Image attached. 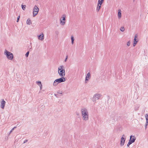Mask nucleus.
<instances>
[{
  "label": "nucleus",
  "mask_w": 148,
  "mask_h": 148,
  "mask_svg": "<svg viewBox=\"0 0 148 148\" xmlns=\"http://www.w3.org/2000/svg\"><path fill=\"white\" fill-rule=\"evenodd\" d=\"M58 72L60 77H64L65 76V71L63 66H61L58 67Z\"/></svg>",
  "instance_id": "2"
},
{
  "label": "nucleus",
  "mask_w": 148,
  "mask_h": 148,
  "mask_svg": "<svg viewBox=\"0 0 148 148\" xmlns=\"http://www.w3.org/2000/svg\"><path fill=\"white\" fill-rule=\"evenodd\" d=\"M17 126H18H18H20V125H19V124H17Z\"/></svg>",
  "instance_id": "36"
},
{
  "label": "nucleus",
  "mask_w": 148,
  "mask_h": 148,
  "mask_svg": "<svg viewBox=\"0 0 148 148\" xmlns=\"http://www.w3.org/2000/svg\"><path fill=\"white\" fill-rule=\"evenodd\" d=\"M17 127V126L16 127H14L10 131V133H9V135H10L11 133L15 129V128H16Z\"/></svg>",
  "instance_id": "19"
},
{
  "label": "nucleus",
  "mask_w": 148,
  "mask_h": 148,
  "mask_svg": "<svg viewBox=\"0 0 148 148\" xmlns=\"http://www.w3.org/2000/svg\"><path fill=\"white\" fill-rule=\"evenodd\" d=\"M138 37V35L137 34H136L134 38L136 39Z\"/></svg>",
  "instance_id": "31"
},
{
  "label": "nucleus",
  "mask_w": 148,
  "mask_h": 148,
  "mask_svg": "<svg viewBox=\"0 0 148 148\" xmlns=\"http://www.w3.org/2000/svg\"><path fill=\"white\" fill-rule=\"evenodd\" d=\"M21 6H22V9L23 10H25V9L26 7V5H21Z\"/></svg>",
  "instance_id": "18"
},
{
  "label": "nucleus",
  "mask_w": 148,
  "mask_h": 148,
  "mask_svg": "<svg viewBox=\"0 0 148 148\" xmlns=\"http://www.w3.org/2000/svg\"><path fill=\"white\" fill-rule=\"evenodd\" d=\"M39 11V9L36 5H35L33 9V16L34 17L38 14V12Z\"/></svg>",
  "instance_id": "6"
},
{
  "label": "nucleus",
  "mask_w": 148,
  "mask_h": 148,
  "mask_svg": "<svg viewBox=\"0 0 148 148\" xmlns=\"http://www.w3.org/2000/svg\"><path fill=\"white\" fill-rule=\"evenodd\" d=\"M38 0H36V1H38Z\"/></svg>",
  "instance_id": "39"
},
{
  "label": "nucleus",
  "mask_w": 148,
  "mask_h": 148,
  "mask_svg": "<svg viewBox=\"0 0 148 148\" xmlns=\"http://www.w3.org/2000/svg\"><path fill=\"white\" fill-rule=\"evenodd\" d=\"M68 58V55H67L66 56V58H65V59L64 60V61L65 62H66V60H67V58Z\"/></svg>",
  "instance_id": "29"
},
{
  "label": "nucleus",
  "mask_w": 148,
  "mask_h": 148,
  "mask_svg": "<svg viewBox=\"0 0 148 148\" xmlns=\"http://www.w3.org/2000/svg\"><path fill=\"white\" fill-rule=\"evenodd\" d=\"M102 4L97 3V6L96 8V11L97 12H98L100 9Z\"/></svg>",
  "instance_id": "13"
},
{
  "label": "nucleus",
  "mask_w": 148,
  "mask_h": 148,
  "mask_svg": "<svg viewBox=\"0 0 148 148\" xmlns=\"http://www.w3.org/2000/svg\"><path fill=\"white\" fill-rule=\"evenodd\" d=\"M54 95L55 96H56L57 95L56 94V93H55L54 94Z\"/></svg>",
  "instance_id": "37"
},
{
  "label": "nucleus",
  "mask_w": 148,
  "mask_h": 148,
  "mask_svg": "<svg viewBox=\"0 0 148 148\" xmlns=\"http://www.w3.org/2000/svg\"><path fill=\"white\" fill-rule=\"evenodd\" d=\"M134 42H136V43H137V42H138V40H137L136 39H135V38L134 39Z\"/></svg>",
  "instance_id": "25"
},
{
  "label": "nucleus",
  "mask_w": 148,
  "mask_h": 148,
  "mask_svg": "<svg viewBox=\"0 0 148 148\" xmlns=\"http://www.w3.org/2000/svg\"><path fill=\"white\" fill-rule=\"evenodd\" d=\"M71 43L72 44H73L74 43V38L73 36H71Z\"/></svg>",
  "instance_id": "17"
},
{
  "label": "nucleus",
  "mask_w": 148,
  "mask_h": 148,
  "mask_svg": "<svg viewBox=\"0 0 148 148\" xmlns=\"http://www.w3.org/2000/svg\"><path fill=\"white\" fill-rule=\"evenodd\" d=\"M38 38L39 40H43L44 39V35L43 34V33H42L39 36H38Z\"/></svg>",
  "instance_id": "12"
},
{
  "label": "nucleus",
  "mask_w": 148,
  "mask_h": 148,
  "mask_svg": "<svg viewBox=\"0 0 148 148\" xmlns=\"http://www.w3.org/2000/svg\"><path fill=\"white\" fill-rule=\"evenodd\" d=\"M120 30L121 32H123L125 30L124 27H121L120 29Z\"/></svg>",
  "instance_id": "20"
},
{
  "label": "nucleus",
  "mask_w": 148,
  "mask_h": 148,
  "mask_svg": "<svg viewBox=\"0 0 148 148\" xmlns=\"http://www.w3.org/2000/svg\"><path fill=\"white\" fill-rule=\"evenodd\" d=\"M132 143H131L130 141H129V142L128 143V144H127V147H129L130 145L132 144Z\"/></svg>",
  "instance_id": "23"
},
{
  "label": "nucleus",
  "mask_w": 148,
  "mask_h": 148,
  "mask_svg": "<svg viewBox=\"0 0 148 148\" xmlns=\"http://www.w3.org/2000/svg\"><path fill=\"white\" fill-rule=\"evenodd\" d=\"M42 89V84L40 85V90H41Z\"/></svg>",
  "instance_id": "32"
},
{
  "label": "nucleus",
  "mask_w": 148,
  "mask_h": 148,
  "mask_svg": "<svg viewBox=\"0 0 148 148\" xmlns=\"http://www.w3.org/2000/svg\"><path fill=\"white\" fill-rule=\"evenodd\" d=\"M136 140V138L134 136L131 135L130 136V139L129 141L131 143H133L135 142Z\"/></svg>",
  "instance_id": "9"
},
{
  "label": "nucleus",
  "mask_w": 148,
  "mask_h": 148,
  "mask_svg": "<svg viewBox=\"0 0 148 148\" xmlns=\"http://www.w3.org/2000/svg\"><path fill=\"white\" fill-rule=\"evenodd\" d=\"M104 1V0H98V3L102 4Z\"/></svg>",
  "instance_id": "16"
},
{
  "label": "nucleus",
  "mask_w": 148,
  "mask_h": 148,
  "mask_svg": "<svg viewBox=\"0 0 148 148\" xmlns=\"http://www.w3.org/2000/svg\"><path fill=\"white\" fill-rule=\"evenodd\" d=\"M1 100V102L0 107L1 108L3 109L5 105V102L3 99H2Z\"/></svg>",
  "instance_id": "10"
},
{
  "label": "nucleus",
  "mask_w": 148,
  "mask_h": 148,
  "mask_svg": "<svg viewBox=\"0 0 148 148\" xmlns=\"http://www.w3.org/2000/svg\"><path fill=\"white\" fill-rule=\"evenodd\" d=\"M4 54L5 55H6L8 59L12 60L13 59V54L10 52L5 50Z\"/></svg>",
  "instance_id": "4"
},
{
  "label": "nucleus",
  "mask_w": 148,
  "mask_h": 148,
  "mask_svg": "<svg viewBox=\"0 0 148 148\" xmlns=\"http://www.w3.org/2000/svg\"><path fill=\"white\" fill-rule=\"evenodd\" d=\"M101 95L99 94H95L93 97L92 101L93 102L95 103L97 100L99 99L101 96Z\"/></svg>",
  "instance_id": "5"
},
{
  "label": "nucleus",
  "mask_w": 148,
  "mask_h": 148,
  "mask_svg": "<svg viewBox=\"0 0 148 148\" xmlns=\"http://www.w3.org/2000/svg\"><path fill=\"white\" fill-rule=\"evenodd\" d=\"M130 41H129L127 43V45L128 46H129L130 45Z\"/></svg>",
  "instance_id": "26"
},
{
  "label": "nucleus",
  "mask_w": 148,
  "mask_h": 148,
  "mask_svg": "<svg viewBox=\"0 0 148 148\" xmlns=\"http://www.w3.org/2000/svg\"><path fill=\"white\" fill-rule=\"evenodd\" d=\"M27 23L29 25L32 24L31 21L29 18H28L27 20Z\"/></svg>",
  "instance_id": "14"
},
{
  "label": "nucleus",
  "mask_w": 148,
  "mask_h": 148,
  "mask_svg": "<svg viewBox=\"0 0 148 148\" xmlns=\"http://www.w3.org/2000/svg\"><path fill=\"white\" fill-rule=\"evenodd\" d=\"M28 141V140H27V139L25 140L24 141L23 143L24 144V143L27 142Z\"/></svg>",
  "instance_id": "30"
},
{
  "label": "nucleus",
  "mask_w": 148,
  "mask_h": 148,
  "mask_svg": "<svg viewBox=\"0 0 148 148\" xmlns=\"http://www.w3.org/2000/svg\"><path fill=\"white\" fill-rule=\"evenodd\" d=\"M58 93H59V94H62V92L61 91V92H60L59 91L58 92H57Z\"/></svg>",
  "instance_id": "33"
},
{
  "label": "nucleus",
  "mask_w": 148,
  "mask_h": 148,
  "mask_svg": "<svg viewBox=\"0 0 148 148\" xmlns=\"http://www.w3.org/2000/svg\"><path fill=\"white\" fill-rule=\"evenodd\" d=\"M90 78V72H88L87 73V75L86 77L85 83H87V81H88L89 80V79Z\"/></svg>",
  "instance_id": "11"
},
{
  "label": "nucleus",
  "mask_w": 148,
  "mask_h": 148,
  "mask_svg": "<svg viewBox=\"0 0 148 148\" xmlns=\"http://www.w3.org/2000/svg\"><path fill=\"white\" fill-rule=\"evenodd\" d=\"M125 140V136L124 135L122 136L121 139L120 145L121 146H123Z\"/></svg>",
  "instance_id": "7"
},
{
  "label": "nucleus",
  "mask_w": 148,
  "mask_h": 148,
  "mask_svg": "<svg viewBox=\"0 0 148 148\" xmlns=\"http://www.w3.org/2000/svg\"><path fill=\"white\" fill-rule=\"evenodd\" d=\"M118 16L119 18H121V13L120 10H119L118 11Z\"/></svg>",
  "instance_id": "15"
},
{
  "label": "nucleus",
  "mask_w": 148,
  "mask_h": 148,
  "mask_svg": "<svg viewBox=\"0 0 148 148\" xmlns=\"http://www.w3.org/2000/svg\"><path fill=\"white\" fill-rule=\"evenodd\" d=\"M77 115H79V113H77Z\"/></svg>",
  "instance_id": "38"
},
{
  "label": "nucleus",
  "mask_w": 148,
  "mask_h": 148,
  "mask_svg": "<svg viewBox=\"0 0 148 148\" xmlns=\"http://www.w3.org/2000/svg\"><path fill=\"white\" fill-rule=\"evenodd\" d=\"M147 125H147L145 124V129H146L147 128Z\"/></svg>",
  "instance_id": "35"
},
{
  "label": "nucleus",
  "mask_w": 148,
  "mask_h": 148,
  "mask_svg": "<svg viewBox=\"0 0 148 148\" xmlns=\"http://www.w3.org/2000/svg\"><path fill=\"white\" fill-rule=\"evenodd\" d=\"M61 77L60 78L57 79L54 81L53 83L54 86H56L58 83L63 82L65 81L66 79L65 78L62 77Z\"/></svg>",
  "instance_id": "3"
},
{
  "label": "nucleus",
  "mask_w": 148,
  "mask_h": 148,
  "mask_svg": "<svg viewBox=\"0 0 148 148\" xmlns=\"http://www.w3.org/2000/svg\"><path fill=\"white\" fill-rule=\"evenodd\" d=\"M145 117L146 119V120L147 121H147H148V115L147 114H146L145 115Z\"/></svg>",
  "instance_id": "22"
},
{
  "label": "nucleus",
  "mask_w": 148,
  "mask_h": 148,
  "mask_svg": "<svg viewBox=\"0 0 148 148\" xmlns=\"http://www.w3.org/2000/svg\"><path fill=\"white\" fill-rule=\"evenodd\" d=\"M145 124L147 125H148V121H147H147H146Z\"/></svg>",
  "instance_id": "34"
},
{
  "label": "nucleus",
  "mask_w": 148,
  "mask_h": 148,
  "mask_svg": "<svg viewBox=\"0 0 148 148\" xmlns=\"http://www.w3.org/2000/svg\"><path fill=\"white\" fill-rule=\"evenodd\" d=\"M20 18V16L19 15L17 17V22H18L19 21Z\"/></svg>",
  "instance_id": "27"
},
{
  "label": "nucleus",
  "mask_w": 148,
  "mask_h": 148,
  "mask_svg": "<svg viewBox=\"0 0 148 148\" xmlns=\"http://www.w3.org/2000/svg\"><path fill=\"white\" fill-rule=\"evenodd\" d=\"M36 83L38 84V85H39L40 84V85L42 84L41 82L40 81H37L36 82Z\"/></svg>",
  "instance_id": "21"
},
{
  "label": "nucleus",
  "mask_w": 148,
  "mask_h": 148,
  "mask_svg": "<svg viewBox=\"0 0 148 148\" xmlns=\"http://www.w3.org/2000/svg\"><path fill=\"white\" fill-rule=\"evenodd\" d=\"M137 43L136 42H133V46L134 47L136 46V44Z\"/></svg>",
  "instance_id": "28"
},
{
  "label": "nucleus",
  "mask_w": 148,
  "mask_h": 148,
  "mask_svg": "<svg viewBox=\"0 0 148 148\" xmlns=\"http://www.w3.org/2000/svg\"><path fill=\"white\" fill-rule=\"evenodd\" d=\"M29 51H27L25 55V56L26 57H27L28 56H29Z\"/></svg>",
  "instance_id": "24"
},
{
  "label": "nucleus",
  "mask_w": 148,
  "mask_h": 148,
  "mask_svg": "<svg viewBox=\"0 0 148 148\" xmlns=\"http://www.w3.org/2000/svg\"><path fill=\"white\" fill-rule=\"evenodd\" d=\"M62 18H61L60 19V23L61 24V25H64V24L65 23V22L64 21L65 20V17H66V16L65 14H63L62 16Z\"/></svg>",
  "instance_id": "8"
},
{
  "label": "nucleus",
  "mask_w": 148,
  "mask_h": 148,
  "mask_svg": "<svg viewBox=\"0 0 148 148\" xmlns=\"http://www.w3.org/2000/svg\"><path fill=\"white\" fill-rule=\"evenodd\" d=\"M81 112L83 120L85 121L88 120V112L87 109L85 108H82Z\"/></svg>",
  "instance_id": "1"
}]
</instances>
